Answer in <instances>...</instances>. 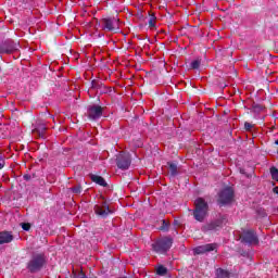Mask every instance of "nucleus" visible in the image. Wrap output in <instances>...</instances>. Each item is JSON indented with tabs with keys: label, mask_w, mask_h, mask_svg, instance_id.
Listing matches in <instances>:
<instances>
[{
	"label": "nucleus",
	"mask_w": 278,
	"mask_h": 278,
	"mask_svg": "<svg viewBox=\"0 0 278 278\" xmlns=\"http://www.w3.org/2000/svg\"><path fill=\"white\" fill-rule=\"evenodd\" d=\"M21 49V43L18 41H14L12 39H8L0 43V53H14V51H18Z\"/></svg>",
	"instance_id": "obj_4"
},
{
	"label": "nucleus",
	"mask_w": 278,
	"mask_h": 278,
	"mask_svg": "<svg viewBox=\"0 0 278 278\" xmlns=\"http://www.w3.org/2000/svg\"><path fill=\"white\" fill-rule=\"evenodd\" d=\"M91 180L94 182V184H98V186H108V182H105V179L101 176H97V175H91Z\"/></svg>",
	"instance_id": "obj_13"
},
{
	"label": "nucleus",
	"mask_w": 278,
	"mask_h": 278,
	"mask_svg": "<svg viewBox=\"0 0 278 278\" xmlns=\"http://www.w3.org/2000/svg\"><path fill=\"white\" fill-rule=\"evenodd\" d=\"M212 251H216V243L199 245L195 249H193L195 255H203V253H210Z\"/></svg>",
	"instance_id": "obj_10"
},
{
	"label": "nucleus",
	"mask_w": 278,
	"mask_h": 278,
	"mask_svg": "<svg viewBox=\"0 0 278 278\" xmlns=\"http://www.w3.org/2000/svg\"><path fill=\"white\" fill-rule=\"evenodd\" d=\"M148 23L150 27H155V18L153 16L150 17Z\"/></svg>",
	"instance_id": "obj_24"
},
{
	"label": "nucleus",
	"mask_w": 278,
	"mask_h": 278,
	"mask_svg": "<svg viewBox=\"0 0 278 278\" xmlns=\"http://www.w3.org/2000/svg\"><path fill=\"white\" fill-rule=\"evenodd\" d=\"M270 175H271V179H274V181H278V169L276 167L270 168Z\"/></svg>",
	"instance_id": "obj_16"
},
{
	"label": "nucleus",
	"mask_w": 278,
	"mask_h": 278,
	"mask_svg": "<svg viewBox=\"0 0 278 278\" xmlns=\"http://www.w3.org/2000/svg\"><path fill=\"white\" fill-rule=\"evenodd\" d=\"M72 192H74V194H81V187L77 186L72 188Z\"/></svg>",
	"instance_id": "obj_20"
},
{
	"label": "nucleus",
	"mask_w": 278,
	"mask_h": 278,
	"mask_svg": "<svg viewBox=\"0 0 278 278\" xmlns=\"http://www.w3.org/2000/svg\"><path fill=\"white\" fill-rule=\"evenodd\" d=\"M94 212L98 216H102V218H106L109 214H112L110 206H108L105 202H103L102 205H96Z\"/></svg>",
	"instance_id": "obj_11"
},
{
	"label": "nucleus",
	"mask_w": 278,
	"mask_h": 278,
	"mask_svg": "<svg viewBox=\"0 0 278 278\" xmlns=\"http://www.w3.org/2000/svg\"><path fill=\"white\" fill-rule=\"evenodd\" d=\"M240 239L245 244H257V235L253 230H244Z\"/></svg>",
	"instance_id": "obj_9"
},
{
	"label": "nucleus",
	"mask_w": 278,
	"mask_h": 278,
	"mask_svg": "<svg viewBox=\"0 0 278 278\" xmlns=\"http://www.w3.org/2000/svg\"><path fill=\"white\" fill-rule=\"evenodd\" d=\"M216 277L217 278H229V271H227L223 268H217L216 269Z\"/></svg>",
	"instance_id": "obj_14"
},
{
	"label": "nucleus",
	"mask_w": 278,
	"mask_h": 278,
	"mask_svg": "<svg viewBox=\"0 0 278 278\" xmlns=\"http://www.w3.org/2000/svg\"><path fill=\"white\" fill-rule=\"evenodd\" d=\"M244 129L247 131H251V129H253V125L251 123H249V122H245L244 123Z\"/></svg>",
	"instance_id": "obj_22"
},
{
	"label": "nucleus",
	"mask_w": 278,
	"mask_h": 278,
	"mask_svg": "<svg viewBox=\"0 0 278 278\" xmlns=\"http://www.w3.org/2000/svg\"><path fill=\"white\" fill-rule=\"evenodd\" d=\"M216 227H218V225H216V224H210V225L207 226V229L212 230V229H216Z\"/></svg>",
	"instance_id": "obj_26"
},
{
	"label": "nucleus",
	"mask_w": 278,
	"mask_h": 278,
	"mask_svg": "<svg viewBox=\"0 0 278 278\" xmlns=\"http://www.w3.org/2000/svg\"><path fill=\"white\" fill-rule=\"evenodd\" d=\"M3 166H5V160L3 159L2 155H0V170L1 168H3Z\"/></svg>",
	"instance_id": "obj_25"
},
{
	"label": "nucleus",
	"mask_w": 278,
	"mask_h": 278,
	"mask_svg": "<svg viewBox=\"0 0 278 278\" xmlns=\"http://www.w3.org/2000/svg\"><path fill=\"white\" fill-rule=\"evenodd\" d=\"M87 116L90 121H99L103 116V108L99 105H91L87 110Z\"/></svg>",
	"instance_id": "obj_8"
},
{
	"label": "nucleus",
	"mask_w": 278,
	"mask_h": 278,
	"mask_svg": "<svg viewBox=\"0 0 278 278\" xmlns=\"http://www.w3.org/2000/svg\"><path fill=\"white\" fill-rule=\"evenodd\" d=\"M253 110H254V112H262V110H264V106H262L260 104H254Z\"/></svg>",
	"instance_id": "obj_21"
},
{
	"label": "nucleus",
	"mask_w": 278,
	"mask_h": 278,
	"mask_svg": "<svg viewBox=\"0 0 278 278\" xmlns=\"http://www.w3.org/2000/svg\"><path fill=\"white\" fill-rule=\"evenodd\" d=\"M275 144H278V140L275 141Z\"/></svg>",
	"instance_id": "obj_29"
},
{
	"label": "nucleus",
	"mask_w": 278,
	"mask_h": 278,
	"mask_svg": "<svg viewBox=\"0 0 278 278\" xmlns=\"http://www.w3.org/2000/svg\"><path fill=\"white\" fill-rule=\"evenodd\" d=\"M167 271L168 270L166 269V267H164L162 265L156 268V275L164 276V275H166Z\"/></svg>",
	"instance_id": "obj_17"
},
{
	"label": "nucleus",
	"mask_w": 278,
	"mask_h": 278,
	"mask_svg": "<svg viewBox=\"0 0 278 278\" xmlns=\"http://www.w3.org/2000/svg\"><path fill=\"white\" fill-rule=\"evenodd\" d=\"M195 208L193 211V217L199 223H203L205 220V216H207V202L203 198H198L194 201Z\"/></svg>",
	"instance_id": "obj_1"
},
{
	"label": "nucleus",
	"mask_w": 278,
	"mask_h": 278,
	"mask_svg": "<svg viewBox=\"0 0 278 278\" xmlns=\"http://www.w3.org/2000/svg\"><path fill=\"white\" fill-rule=\"evenodd\" d=\"M76 278H88V277H86V274H84V271H80V273L76 276Z\"/></svg>",
	"instance_id": "obj_27"
},
{
	"label": "nucleus",
	"mask_w": 278,
	"mask_h": 278,
	"mask_svg": "<svg viewBox=\"0 0 278 278\" xmlns=\"http://www.w3.org/2000/svg\"><path fill=\"white\" fill-rule=\"evenodd\" d=\"M116 166L121 170H127L131 166V155L129 153L121 152L116 156Z\"/></svg>",
	"instance_id": "obj_5"
},
{
	"label": "nucleus",
	"mask_w": 278,
	"mask_h": 278,
	"mask_svg": "<svg viewBox=\"0 0 278 278\" xmlns=\"http://www.w3.org/2000/svg\"><path fill=\"white\" fill-rule=\"evenodd\" d=\"M231 201H233V189L227 187L219 193V203H222V205H227V203H231Z\"/></svg>",
	"instance_id": "obj_7"
},
{
	"label": "nucleus",
	"mask_w": 278,
	"mask_h": 278,
	"mask_svg": "<svg viewBox=\"0 0 278 278\" xmlns=\"http://www.w3.org/2000/svg\"><path fill=\"white\" fill-rule=\"evenodd\" d=\"M170 247H173V238L163 237L157 239L154 243H152V249L155 253H160L164 255L167 251H170Z\"/></svg>",
	"instance_id": "obj_2"
},
{
	"label": "nucleus",
	"mask_w": 278,
	"mask_h": 278,
	"mask_svg": "<svg viewBox=\"0 0 278 278\" xmlns=\"http://www.w3.org/2000/svg\"><path fill=\"white\" fill-rule=\"evenodd\" d=\"M274 192H275L276 194H278V187H275V188H274Z\"/></svg>",
	"instance_id": "obj_28"
},
{
	"label": "nucleus",
	"mask_w": 278,
	"mask_h": 278,
	"mask_svg": "<svg viewBox=\"0 0 278 278\" xmlns=\"http://www.w3.org/2000/svg\"><path fill=\"white\" fill-rule=\"evenodd\" d=\"M45 254H34L28 262L27 268L30 273H38L45 266Z\"/></svg>",
	"instance_id": "obj_3"
},
{
	"label": "nucleus",
	"mask_w": 278,
	"mask_h": 278,
	"mask_svg": "<svg viewBox=\"0 0 278 278\" xmlns=\"http://www.w3.org/2000/svg\"><path fill=\"white\" fill-rule=\"evenodd\" d=\"M201 66V60H195L191 62V68H199Z\"/></svg>",
	"instance_id": "obj_18"
},
{
	"label": "nucleus",
	"mask_w": 278,
	"mask_h": 278,
	"mask_svg": "<svg viewBox=\"0 0 278 278\" xmlns=\"http://www.w3.org/2000/svg\"><path fill=\"white\" fill-rule=\"evenodd\" d=\"M12 240H14V237L12 236V233L8 231L0 232V244H10Z\"/></svg>",
	"instance_id": "obj_12"
},
{
	"label": "nucleus",
	"mask_w": 278,
	"mask_h": 278,
	"mask_svg": "<svg viewBox=\"0 0 278 278\" xmlns=\"http://www.w3.org/2000/svg\"><path fill=\"white\" fill-rule=\"evenodd\" d=\"M21 226L24 231H29V229H31V225L28 223H22Z\"/></svg>",
	"instance_id": "obj_19"
},
{
	"label": "nucleus",
	"mask_w": 278,
	"mask_h": 278,
	"mask_svg": "<svg viewBox=\"0 0 278 278\" xmlns=\"http://www.w3.org/2000/svg\"><path fill=\"white\" fill-rule=\"evenodd\" d=\"M33 131H34L35 134H39V136H45V127L41 128V130H38V128H35Z\"/></svg>",
	"instance_id": "obj_23"
},
{
	"label": "nucleus",
	"mask_w": 278,
	"mask_h": 278,
	"mask_svg": "<svg viewBox=\"0 0 278 278\" xmlns=\"http://www.w3.org/2000/svg\"><path fill=\"white\" fill-rule=\"evenodd\" d=\"M168 166H169V175L172 177H176V175H177V164L168 163Z\"/></svg>",
	"instance_id": "obj_15"
},
{
	"label": "nucleus",
	"mask_w": 278,
	"mask_h": 278,
	"mask_svg": "<svg viewBox=\"0 0 278 278\" xmlns=\"http://www.w3.org/2000/svg\"><path fill=\"white\" fill-rule=\"evenodd\" d=\"M121 21L116 17H108L102 20V29L104 31H118Z\"/></svg>",
	"instance_id": "obj_6"
}]
</instances>
